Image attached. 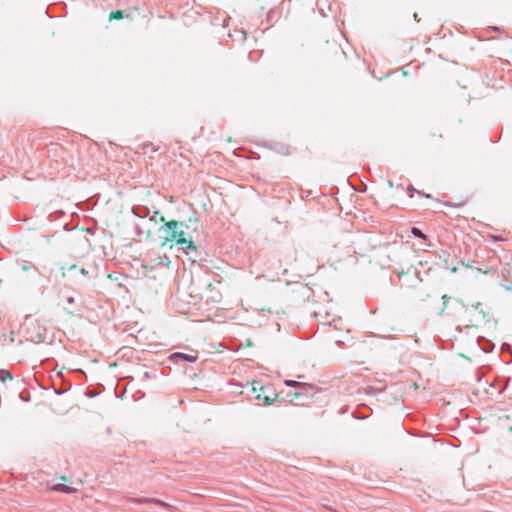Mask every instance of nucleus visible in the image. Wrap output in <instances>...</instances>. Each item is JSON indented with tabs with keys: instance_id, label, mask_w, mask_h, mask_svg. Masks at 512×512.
Returning a JSON list of instances; mask_svg holds the SVG:
<instances>
[{
	"instance_id": "nucleus-16",
	"label": "nucleus",
	"mask_w": 512,
	"mask_h": 512,
	"mask_svg": "<svg viewBox=\"0 0 512 512\" xmlns=\"http://www.w3.org/2000/svg\"><path fill=\"white\" fill-rule=\"evenodd\" d=\"M143 378H145V379L150 378V373H149L148 371H145V372L143 373Z\"/></svg>"
},
{
	"instance_id": "nucleus-7",
	"label": "nucleus",
	"mask_w": 512,
	"mask_h": 512,
	"mask_svg": "<svg viewBox=\"0 0 512 512\" xmlns=\"http://www.w3.org/2000/svg\"><path fill=\"white\" fill-rule=\"evenodd\" d=\"M148 262L151 267H156V266H167L170 263V260L167 255H158V256L148 260Z\"/></svg>"
},
{
	"instance_id": "nucleus-1",
	"label": "nucleus",
	"mask_w": 512,
	"mask_h": 512,
	"mask_svg": "<svg viewBox=\"0 0 512 512\" xmlns=\"http://www.w3.org/2000/svg\"><path fill=\"white\" fill-rule=\"evenodd\" d=\"M160 221L164 222L159 228V232L163 238L162 245L175 242L186 254H189L190 250L196 251L189 226L185 222L176 220L165 222L163 216L160 217Z\"/></svg>"
},
{
	"instance_id": "nucleus-2",
	"label": "nucleus",
	"mask_w": 512,
	"mask_h": 512,
	"mask_svg": "<svg viewBox=\"0 0 512 512\" xmlns=\"http://www.w3.org/2000/svg\"><path fill=\"white\" fill-rule=\"evenodd\" d=\"M252 392L254 394V398L256 400H262L264 405H271L278 398L275 389L271 385L260 386L259 388L253 386Z\"/></svg>"
},
{
	"instance_id": "nucleus-13",
	"label": "nucleus",
	"mask_w": 512,
	"mask_h": 512,
	"mask_svg": "<svg viewBox=\"0 0 512 512\" xmlns=\"http://www.w3.org/2000/svg\"><path fill=\"white\" fill-rule=\"evenodd\" d=\"M110 19H122L123 18V12L120 10L111 12Z\"/></svg>"
},
{
	"instance_id": "nucleus-11",
	"label": "nucleus",
	"mask_w": 512,
	"mask_h": 512,
	"mask_svg": "<svg viewBox=\"0 0 512 512\" xmlns=\"http://www.w3.org/2000/svg\"><path fill=\"white\" fill-rule=\"evenodd\" d=\"M411 233L414 237L420 238V239H426L427 236L421 231V229L417 227H412Z\"/></svg>"
},
{
	"instance_id": "nucleus-17",
	"label": "nucleus",
	"mask_w": 512,
	"mask_h": 512,
	"mask_svg": "<svg viewBox=\"0 0 512 512\" xmlns=\"http://www.w3.org/2000/svg\"><path fill=\"white\" fill-rule=\"evenodd\" d=\"M509 347H510V346H509V344L504 343V344L502 345V350L508 349Z\"/></svg>"
},
{
	"instance_id": "nucleus-4",
	"label": "nucleus",
	"mask_w": 512,
	"mask_h": 512,
	"mask_svg": "<svg viewBox=\"0 0 512 512\" xmlns=\"http://www.w3.org/2000/svg\"><path fill=\"white\" fill-rule=\"evenodd\" d=\"M284 384L288 387H295L297 388L298 390L295 392V397H299L301 395H303V393L308 389L310 388V386L306 383H303V382H298V381H295V380H285L284 381Z\"/></svg>"
},
{
	"instance_id": "nucleus-12",
	"label": "nucleus",
	"mask_w": 512,
	"mask_h": 512,
	"mask_svg": "<svg viewBox=\"0 0 512 512\" xmlns=\"http://www.w3.org/2000/svg\"><path fill=\"white\" fill-rule=\"evenodd\" d=\"M13 379V376L10 372L6 371V370H2L0 372V380L5 383L7 380H12Z\"/></svg>"
},
{
	"instance_id": "nucleus-21",
	"label": "nucleus",
	"mask_w": 512,
	"mask_h": 512,
	"mask_svg": "<svg viewBox=\"0 0 512 512\" xmlns=\"http://www.w3.org/2000/svg\"><path fill=\"white\" fill-rule=\"evenodd\" d=\"M447 298H448V297H447L446 295H444V296L442 297V299H443V300H446Z\"/></svg>"
},
{
	"instance_id": "nucleus-20",
	"label": "nucleus",
	"mask_w": 512,
	"mask_h": 512,
	"mask_svg": "<svg viewBox=\"0 0 512 512\" xmlns=\"http://www.w3.org/2000/svg\"><path fill=\"white\" fill-rule=\"evenodd\" d=\"M425 197L430 198L431 196L429 194H424Z\"/></svg>"
},
{
	"instance_id": "nucleus-18",
	"label": "nucleus",
	"mask_w": 512,
	"mask_h": 512,
	"mask_svg": "<svg viewBox=\"0 0 512 512\" xmlns=\"http://www.w3.org/2000/svg\"><path fill=\"white\" fill-rule=\"evenodd\" d=\"M80 272H81V274H83V275H87V273H88V272H87L85 269H83V268H81V269H80Z\"/></svg>"
},
{
	"instance_id": "nucleus-10",
	"label": "nucleus",
	"mask_w": 512,
	"mask_h": 512,
	"mask_svg": "<svg viewBox=\"0 0 512 512\" xmlns=\"http://www.w3.org/2000/svg\"><path fill=\"white\" fill-rule=\"evenodd\" d=\"M51 490L65 494H72L76 491V489L65 484H55L51 487Z\"/></svg>"
},
{
	"instance_id": "nucleus-3",
	"label": "nucleus",
	"mask_w": 512,
	"mask_h": 512,
	"mask_svg": "<svg viewBox=\"0 0 512 512\" xmlns=\"http://www.w3.org/2000/svg\"><path fill=\"white\" fill-rule=\"evenodd\" d=\"M169 359L175 364H178L180 362L193 363L198 359V353L194 352V353L188 354V353H183V352H175L169 356Z\"/></svg>"
},
{
	"instance_id": "nucleus-5",
	"label": "nucleus",
	"mask_w": 512,
	"mask_h": 512,
	"mask_svg": "<svg viewBox=\"0 0 512 512\" xmlns=\"http://www.w3.org/2000/svg\"><path fill=\"white\" fill-rule=\"evenodd\" d=\"M127 501L129 503H134V504L155 503V504H158V505H161L164 507L167 506V504L165 502H163L162 500L155 499V498H148V497L128 498Z\"/></svg>"
},
{
	"instance_id": "nucleus-8",
	"label": "nucleus",
	"mask_w": 512,
	"mask_h": 512,
	"mask_svg": "<svg viewBox=\"0 0 512 512\" xmlns=\"http://www.w3.org/2000/svg\"><path fill=\"white\" fill-rule=\"evenodd\" d=\"M132 213L140 219H145L149 216L150 210L146 206L138 205L132 208Z\"/></svg>"
},
{
	"instance_id": "nucleus-6",
	"label": "nucleus",
	"mask_w": 512,
	"mask_h": 512,
	"mask_svg": "<svg viewBox=\"0 0 512 512\" xmlns=\"http://www.w3.org/2000/svg\"><path fill=\"white\" fill-rule=\"evenodd\" d=\"M134 228L138 237L145 236L149 238L151 236V230L146 226V223L135 222Z\"/></svg>"
},
{
	"instance_id": "nucleus-9",
	"label": "nucleus",
	"mask_w": 512,
	"mask_h": 512,
	"mask_svg": "<svg viewBox=\"0 0 512 512\" xmlns=\"http://www.w3.org/2000/svg\"><path fill=\"white\" fill-rule=\"evenodd\" d=\"M477 343L480 349L485 353H489L494 349V344L490 340L485 339L484 337H479Z\"/></svg>"
},
{
	"instance_id": "nucleus-15",
	"label": "nucleus",
	"mask_w": 512,
	"mask_h": 512,
	"mask_svg": "<svg viewBox=\"0 0 512 512\" xmlns=\"http://www.w3.org/2000/svg\"><path fill=\"white\" fill-rule=\"evenodd\" d=\"M29 269H30V266H29V265H27V264H23V265H22V270H23V271H28Z\"/></svg>"
},
{
	"instance_id": "nucleus-22",
	"label": "nucleus",
	"mask_w": 512,
	"mask_h": 512,
	"mask_svg": "<svg viewBox=\"0 0 512 512\" xmlns=\"http://www.w3.org/2000/svg\"><path fill=\"white\" fill-rule=\"evenodd\" d=\"M511 430H512V427H511Z\"/></svg>"
},
{
	"instance_id": "nucleus-14",
	"label": "nucleus",
	"mask_w": 512,
	"mask_h": 512,
	"mask_svg": "<svg viewBox=\"0 0 512 512\" xmlns=\"http://www.w3.org/2000/svg\"><path fill=\"white\" fill-rule=\"evenodd\" d=\"M157 215H158V212H154V215H152L150 218H149V221L151 222H157Z\"/></svg>"
},
{
	"instance_id": "nucleus-19",
	"label": "nucleus",
	"mask_w": 512,
	"mask_h": 512,
	"mask_svg": "<svg viewBox=\"0 0 512 512\" xmlns=\"http://www.w3.org/2000/svg\"><path fill=\"white\" fill-rule=\"evenodd\" d=\"M67 301H68V303H70V304H71V303H73V302H74V298H73V297H69Z\"/></svg>"
}]
</instances>
